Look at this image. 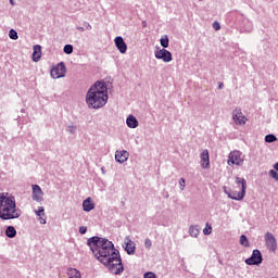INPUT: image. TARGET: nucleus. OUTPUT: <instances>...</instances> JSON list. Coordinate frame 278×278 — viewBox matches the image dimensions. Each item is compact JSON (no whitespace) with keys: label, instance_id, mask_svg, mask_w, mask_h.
Listing matches in <instances>:
<instances>
[{"label":"nucleus","instance_id":"aec40b11","mask_svg":"<svg viewBox=\"0 0 278 278\" xmlns=\"http://www.w3.org/2000/svg\"><path fill=\"white\" fill-rule=\"evenodd\" d=\"M189 233L191 238H199V235L201 233V226L193 225L189 227Z\"/></svg>","mask_w":278,"mask_h":278},{"label":"nucleus","instance_id":"0eeeda50","mask_svg":"<svg viewBox=\"0 0 278 278\" xmlns=\"http://www.w3.org/2000/svg\"><path fill=\"white\" fill-rule=\"evenodd\" d=\"M154 58H156V60H162L166 63L173 62V53H170V51H168L164 48L160 49V50H156L154 52Z\"/></svg>","mask_w":278,"mask_h":278},{"label":"nucleus","instance_id":"4c0bfd02","mask_svg":"<svg viewBox=\"0 0 278 278\" xmlns=\"http://www.w3.org/2000/svg\"><path fill=\"white\" fill-rule=\"evenodd\" d=\"M84 27H86V29H87L88 31H90V29H92V26H91L90 23H88V22H85V23H84Z\"/></svg>","mask_w":278,"mask_h":278},{"label":"nucleus","instance_id":"f8f14e48","mask_svg":"<svg viewBox=\"0 0 278 278\" xmlns=\"http://www.w3.org/2000/svg\"><path fill=\"white\" fill-rule=\"evenodd\" d=\"M129 160V152L126 150L116 151L115 152V161L118 162V164H125Z\"/></svg>","mask_w":278,"mask_h":278},{"label":"nucleus","instance_id":"f704fd0d","mask_svg":"<svg viewBox=\"0 0 278 278\" xmlns=\"http://www.w3.org/2000/svg\"><path fill=\"white\" fill-rule=\"evenodd\" d=\"M180 190H186V179L180 178L179 180Z\"/></svg>","mask_w":278,"mask_h":278},{"label":"nucleus","instance_id":"58836bf2","mask_svg":"<svg viewBox=\"0 0 278 278\" xmlns=\"http://www.w3.org/2000/svg\"><path fill=\"white\" fill-rule=\"evenodd\" d=\"M77 30H78V31H85L86 29H85L84 27H81V26H78V27H77Z\"/></svg>","mask_w":278,"mask_h":278},{"label":"nucleus","instance_id":"2f4dec72","mask_svg":"<svg viewBox=\"0 0 278 278\" xmlns=\"http://www.w3.org/2000/svg\"><path fill=\"white\" fill-rule=\"evenodd\" d=\"M144 247L146 249H151V247H153V242L151 241V239L147 238L144 240Z\"/></svg>","mask_w":278,"mask_h":278},{"label":"nucleus","instance_id":"bb28decb","mask_svg":"<svg viewBox=\"0 0 278 278\" xmlns=\"http://www.w3.org/2000/svg\"><path fill=\"white\" fill-rule=\"evenodd\" d=\"M9 38H11V40H18V33L15 29H11L9 31Z\"/></svg>","mask_w":278,"mask_h":278},{"label":"nucleus","instance_id":"412c9836","mask_svg":"<svg viewBox=\"0 0 278 278\" xmlns=\"http://www.w3.org/2000/svg\"><path fill=\"white\" fill-rule=\"evenodd\" d=\"M67 275H68V278H81V273L76 268H68Z\"/></svg>","mask_w":278,"mask_h":278},{"label":"nucleus","instance_id":"7ed1b4c3","mask_svg":"<svg viewBox=\"0 0 278 278\" xmlns=\"http://www.w3.org/2000/svg\"><path fill=\"white\" fill-rule=\"evenodd\" d=\"M21 217V210L16 208L14 197H5L0 193V218L1 220H14Z\"/></svg>","mask_w":278,"mask_h":278},{"label":"nucleus","instance_id":"ea45409f","mask_svg":"<svg viewBox=\"0 0 278 278\" xmlns=\"http://www.w3.org/2000/svg\"><path fill=\"white\" fill-rule=\"evenodd\" d=\"M274 169L278 172V162L274 164Z\"/></svg>","mask_w":278,"mask_h":278},{"label":"nucleus","instance_id":"6e6552de","mask_svg":"<svg viewBox=\"0 0 278 278\" xmlns=\"http://www.w3.org/2000/svg\"><path fill=\"white\" fill-rule=\"evenodd\" d=\"M265 242L268 251H271L275 253L277 251V239H275V236L270 232H267L265 235Z\"/></svg>","mask_w":278,"mask_h":278},{"label":"nucleus","instance_id":"cd10ccee","mask_svg":"<svg viewBox=\"0 0 278 278\" xmlns=\"http://www.w3.org/2000/svg\"><path fill=\"white\" fill-rule=\"evenodd\" d=\"M63 52L66 53V55H71V53H73V45H65Z\"/></svg>","mask_w":278,"mask_h":278},{"label":"nucleus","instance_id":"7c9ffc66","mask_svg":"<svg viewBox=\"0 0 278 278\" xmlns=\"http://www.w3.org/2000/svg\"><path fill=\"white\" fill-rule=\"evenodd\" d=\"M206 227L208 228H204L203 233L204 236H210V233H212V226H210V224H206Z\"/></svg>","mask_w":278,"mask_h":278},{"label":"nucleus","instance_id":"5701e85b","mask_svg":"<svg viewBox=\"0 0 278 278\" xmlns=\"http://www.w3.org/2000/svg\"><path fill=\"white\" fill-rule=\"evenodd\" d=\"M239 244H241V247H245V248L251 247V244L249 243V238H247V235L240 236Z\"/></svg>","mask_w":278,"mask_h":278},{"label":"nucleus","instance_id":"6ab92c4d","mask_svg":"<svg viewBox=\"0 0 278 278\" xmlns=\"http://www.w3.org/2000/svg\"><path fill=\"white\" fill-rule=\"evenodd\" d=\"M237 186H241V195L247 194V179L242 177H236Z\"/></svg>","mask_w":278,"mask_h":278},{"label":"nucleus","instance_id":"f3484780","mask_svg":"<svg viewBox=\"0 0 278 278\" xmlns=\"http://www.w3.org/2000/svg\"><path fill=\"white\" fill-rule=\"evenodd\" d=\"M83 210L84 212H92V210H94V202H92V198H87L83 201Z\"/></svg>","mask_w":278,"mask_h":278},{"label":"nucleus","instance_id":"4be33fe9","mask_svg":"<svg viewBox=\"0 0 278 278\" xmlns=\"http://www.w3.org/2000/svg\"><path fill=\"white\" fill-rule=\"evenodd\" d=\"M7 238H16V228L14 226H8L5 229Z\"/></svg>","mask_w":278,"mask_h":278},{"label":"nucleus","instance_id":"1a4fd4ad","mask_svg":"<svg viewBox=\"0 0 278 278\" xmlns=\"http://www.w3.org/2000/svg\"><path fill=\"white\" fill-rule=\"evenodd\" d=\"M45 193L42 192V189L38 185H33V201H36L37 203H42Z\"/></svg>","mask_w":278,"mask_h":278},{"label":"nucleus","instance_id":"c85d7f7f","mask_svg":"<svg viewBox=\"0 0 278 278\" xmlns=\"http://www.w3.org/2000/svg\"><path fill=\"white\" fill-rule=\"evenodd\" d=\"M36 216H46L45 206H39L37 211H35Z\"/></svg>","mask_w":278,"mask_h":278},{"label":"nucleus","instance_id":"a19ab883","mask_svg":"<svg viewBox=\"0 0 278 278\" xmlns=\"http://www.w3.org/2000/svg\"><path fill=\"white\" fill-rule=\"evenodd\" d=\"M223 83H219V85H218V90H223Z\"/></svg>","mask_w":278,"mask_h":278},{"label":"nucleus","instance_id":"a211bd4d","mask_svg":"<svg viewBox=\"0 0 278 278\" xmlns=\"http://www.w3.org/2000/svg\"><path fill=\"white\" fill-rule=\"evenodd\" d=\"M247 197V194L242 195V191H231L228 193V199H232V201H242Z\"/></svg>","mask_w":278,"mask_h":278},{"label":"nucleus","instance_id":"c03bdc74","mask_svg":"<svg viewBox=\"0 0 278 278\" xmlns=\"http://www.w3.org/2000/svg\"><path fill=\"white\" fill-rule=\"evenodd\" d=\"M143 25L146 26V25H147V22H143Z\"/></svg>","mask_w":278,"mask_h":278},{"label":"nucleus","instance_id":"c756f323","mask_svg":"<svg viewBox=\"0 0 278 278\" xmlns=\"http://www.w3.org/2000/svg\"><path fill=\"white\" fill-rule=\"evenodd\" d=\"M269 177H271L273 179H275L276 181H278V173L275 169H270L269 170Z\"/></svg>","mask_w":278,"mask_h":278},{"label":"nucleus","instance_id":"393cba45","mask_svg":"<svg viewBox=\"0 0 278 278\" xmlns=\"http://www.w3.org/2000/svg\"><path fill=\"white\" fill-rule=\"evenodd\" d=\"M65 131H67V134H71L72 136H75V134H77V126L70 125L66 127Z\"/></svg>","mask_w":278,"mask_h":278},{"label":"nucleus","instance_id":"72a5a7b5","mask_svg":"<svg viewBox=\"0 0 278 278\" xmlns=\"http://www.w3.org/2000/svg\"><path fill=\"white\" fill-rule=\"evenodd\" d=\"M79 233H80L81 236H85V233H88V227H86V226H80V227H79Z\"/></svg>","mask_w":278,"mask_h":278},{"label":"nucleus","instance_id":"39448f33","mask_svg":"<svg viewBox=\"0 0 278 278\" xmlns=\"http://www.w3.org/2000/svg\"><path fill=\"white\" fill-rule=\"evenodd\" d=\"M50 75L53 79L66 77V65L64 64V62H60L59 64H56V66L51 70Z\"/></svg>","mask_w":278,"mask_h":278},{"label":"nucleus","instance_id":"c9c22d12","mask_svg":"<svg viewBox=\"0 0 278 278\" xmlns=\"http://www.w3.org/2000/svg\"><path fill=\"white\" fill-rule=\"evenodd\" d=\"M213 29H215V31L220 30V23L214 22V23H213Z\"/></svg>","mask_w":278,"mask_h":278},{"label":"nucleus","instance_id":"4468645a","mask_svg":"<svg viewBox=\"0 0 278 278\" xmlns=\"http://www.w3.org/2000/svg\"><path fill=\"white\" fill-rule=\"evenodd\" d=\"M201 166L203 168H210V151L204 150L201 155Z\"/></svg>","mask_w":278,"mask_h":278},{"label":"nucleus","instance_id":"ddd939ff","mask_svg":"<svg viewBox=\"0 0 278 278\" xmlns=\"http://www.w3.org/2000/svg\"><path fill=\"white\" fill-rule=\"evenodd\" d=\"M232 118L238 125H244V115L240 109H236L232 113Z\"/></svg>","mask_w":278,"mask_h":278},{"label":"nucleus","instance_id":"37998d69","mask_svg":"<svg viewBox=\"0 0 278 278\" xmlns=\"http://www.w3.org/2000/svg\"><path fill=\"white\" fill-rule=\"evenodd\" d=\"M9 3H11V5H14V0H9Z\"/></svg>","mask_w":278,"mask_h":278},{"label":"nucleus","instance_id":"423d86ee","mask_svg":"<svg viewBox=\"0 0 278 278\" xmlns=\"http://www.w3.org/2000/svg\"><path fill=\"white\" fill-rule=\"evenodd\" d=\"M228 164L242 166V164H244V157H242V153L240 151L230 152L228 156Z\"/></svg>","mask_w":278,"mask_h":278},{"label":"nucleus","instance_id":"dca6fc26","mask_svg":"<svg viewBox=\"0 0 278 278\" xmlns=\"http://www.w3.org/2000/svg\"><path fill=\"white\" fill-rule=\"evenodd\" d=\"M126 125L129 129H136L140 123H138V118L134 115H128L126 118Z\"/></svg>","mask_w":278,"mask_h":278},{"label":"nucleus","instance_id":"f257e3e1","mask_svg":"<svg viewBox=\"0 0 278 278\" xmlns=\"http://www.w3.org/2000/svg\"><path fill=\"white\" fill-rule=\"evenodd\" d=\"M87 244L98 262L109 268L112 275H123L125 270L123 258L112 241L94 236L87 240Z\"/></svg>","mask_w":278,"mask_h":278},{"label":"nucleus","instance_id":"79ce46f5","mask_svg":"<svg viewBox=\"0 0 278 278\" xmlns=\"http://www.w3.org/2000/svg\"><path fill=\"white\" fill-rule=\"evenodd\" d=\"M225 194H227V197H229V194H231V191H227L226 189L224 190Z\"/></svg>","mask_w":278,"mask_h":278},{"label":"nucleus","instance_id":"2eb2a0df","mask_svg":"<svg viewBox=\"0 0 278 278\" xmlns=\"http://www.w3.org/2000/svg\"><path fill=\"white\" fill-rule=\"evenodd\" d=\"M42 47L40 45L34 46L33 62H40L42 58Z\"/></svg>","mask_w":278,"mask_h":278},{"label":"nucleus","instance_id":"e433bc0d","mask_svg":"<svg viewBox=\"0 0 278 278\" xmlns=\"http://www.w3.org/2000/svg\"><path fill=\"white\" fill-rule=\"evenodd\" d=\"M40 225H47V218L45 216H39Z\"/></svg>","mask_w":278,"mask_h":278},{"label":"nucleus","instance_id":"9d476101","mask_svg":"<svg viewBox=\"0 0 278 278\" xmlns=\"http://www.w3.org/2000/svg\"><path fill=\"white\" fill-rule=\"evenodd\" d=\"M114 42L119 53H127V43L125 42V39H123L122 36L115 37Z\"/></svg>","mask_w":278,"mask_h":278},{"label":"nucleus","instance_id":"20e7f679","mask_svg":"<svg viewBox=\"0 0 278 278\" xmlns=\"http://www.w3.org/2000/svg\"><path fill=\"white\" fill-rule=\"evenodd\" d=\"M264 262V257L262 256V252L260 250H253L252 255L245 260V264L248 266H260Z\"/></svg>","mask_w":278,"mask_h":278},{"label":"nucleus","instance_id":"9b49d317","mask_svg":"<svg viewBox=\"0 0 278 278\" xmlns=\"http://www.w3.org/2000/svg\"><path fill=\"white\" fill-rule=\"evenodd\" d=\"M123 248L125 249L128 255H134V253H136V243L131 241L129 237L125 238V243Z\"/></svg>","mask_w":278,"mask_h":278},{"label":"nucleus","instance_id":"473e14b6","mask_svg":"<svg viewBox=\"0 0 278 278\" xmlns=\"http://www.w3.org/2000/svg\"><path fill=\"white\" fill-rule=\"evenodd\" d=\"M143 278H157V276H155V274L153 271H147L143 275Z\"/></svg>","mask_w":278,"mask_h":278},{"label":"nucleus","instance_id":"a878e982","mask_svg":"<svg viewBox=\"0 0 278 278\" xmlns=\"http://www.w3.org/2000/svg\"><path fill=\"white\" fill-rule=\"evenodd\" d=\"M160 42H161V47H163V49H168V42H169L168 36L165 35L164 38L160 39Z\"/></svg>","mask_w":278,"mask_h":278},{"label":"nucleus","instance_id":"b1692460","mask_svg":"<svg viewBox=\"0 0 278 278\" xmlns=\"http://www.w3.org/2000/svg\"><path fill=\"white\" fill-rule=\"evenodd\" d=\"M265 142L271 144V142H277V136L269 134L265 136Z\"/></svg>","mask_w":278,"mask_h":278},{"label":"nucleus","instance_id":"f03ea898","mask_svg":"<svg viewBox=\"0 0 278 278\" xmlns=\"http://www.w3.org/2000/svg\"><path fill=\"white\" fill-rule=\"evenodd\" d=\"M108 86L105 81H96L87 91L86 103L91 110H101L108 103Z\"/></svg>","mask_w":278,"mask_h":278}]
</instances>
